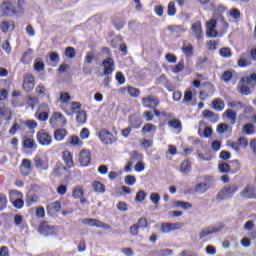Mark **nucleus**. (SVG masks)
I'll use <instances>...</instances> for the list:
<instances>
[{
	"label": "nucleus",
	"instance_id": "7",
	"mask_svg": "<svg viewBox=\"0 0 256 256\" xmlns=\"http://www.w3.org/2000/svg\"><path fill=\"white\" fill-rule=\"evenodd\" d=\"M35 87V77L33 74H25L24 80L22 84V88L26 91V93H31Z\"/></svg>",
	"mask_w": 256,
	"mask_h": 256
},
{
	"label": "nucleus",
	"instance_id": "61",
	"mask_svg": "<svg viewBox=\"0 0 256 256\" xmlns=\"http://www.w3.org/2000/svg\"><path fill=\"white\" fill-rule=\"evenodd\" d=\"M37 119H38V121H43V122H45V121H47V119H49V113L43 111V112H41V113L38 114Z\"/></svg>",
	"mask_w": 256,
	"mask_h": 256
},
{
	"label": "nucleus",
	"instance_id": "28",
	"mask_svg": "<svg viewBox=\"0 0 256 256\" xmlns=\"http://www.w3.org/2000/svg\"><path fill=\"white\" fill-rule=\"evenodd\" d=\"M224 115L227 117V119L231 120L232 125H235L237 122V112L233 111L232 109H228L224 112Z\"/></svg>",
	"mask_w": 256,
	"mask_h": 256
},
{
	"label": "nucleus",
	"instance_id": "58",
	"mask_svg": "<svg viewBox=\"0 0 256 256\" xmlns=\"http://www.w3.org/2000/svg\"><path fill=\"white\" fill-rule=\"evenodd\" d=\"M71 111L72 113H79V110L81 109V103L79 102H71Z\"/></svg>",
	"mask_w": 256,
	"mask_h": 256
},
{
	"label": "nucleus",
	"instance_id": "49",
	"mask_svg": "<svg viewBox=\"0 0 256 256\" xmlns=\"http://www.w3.org/2000/svg\"><path fill=\"white\" fill-rule=\"evenodd\" d=\"M124 182L126 185L132 187V185H135V183H137V179L133 175H128L125 177Z\"/></svg>",
	"mask_w": 256,
	"mask_h": 256
},
{
	"label": "nucleus",
	"instance_id": "59",
	"mask_svg": "<svg viewBox=\"0 0 256 256\" xmlns=\"http://www.w3.org/2000/svg\"><path fill=\"white\" fill-rule=\"evenodd\" d=\"M219 170L221 173H229V171L231 170V166H229V164L227 163H222L219 164Z\"/></svg>",
	"mask_w": 256,
	"mask_h": 256
},
{
	"label": "nucleus",
	"instance_id": "31",
	"mask_svg": "<svg viewBox=\"0 0 256 256\" xmlns=\"http://www.w3.org/2000/svg\"><path fill=\"white\" fill-rule=\"evenodd\" d=\"M85 195V192L83 191V187L76 186L72 191V197L74 199H81Z\"/></svg>",
	"mask_w": 256,
	"mask_h": 256
},
{
	"label": "nucleus",
	"instance_id": "44",
	"mask_svg": "<svg viewBox=\"0 0 256 256\" xmlns=\"http://www.w3.org/2000/svg\"><path fill=\"white\" fill-rule=\"evenodd\" d=\"M238 67H249V65H251V62L249 60H247V58H245L244 55H242L238 62H237Z\"/></svg>",
	"mask_w": 256,
	"mask_h": 256
},
{
	"label": "nucleus",
	"instance_id": "5",
	"mask_svg": "<svg viewBox=\"0 0 256 256\" xmlns=\"http://www.w3.org/2000/svg\"><path fill=\"white\" fill-rule=\"evenodd\" d=\"M49 123H50L51 127H54V128L55 127H65V125H67V119L60 112H55L51 116Z\"/></svg>",
	"mask_w": 256,
	"mask_h": 256
},
{
	"label": "nucleus",
	"instance_id": "64",
	"mask_svg": "<svg viewBox=\"0 0 256 256\" xmlns=\"http://www.w3.org/2000/svg\"><path fill=\"white\" fill-rule=\"evenodd\" d=\"M143 117L145 118V121L149 122V121H153V111H145L143 113Z\"/></svg>",
	"mask_w": 256,
	"mask_h": 256
},
{
	"label": "nucleus",
	"instance_id": "53",
	"mask_svg": "<svg viewBox=\"0 0 256 256\" xmlns=\"http://www.w3.org/2000/svg\"><path fill=\"white\" fill-rule=\"evenodd\" d=\"M49 208L52 209V211H55L56 213H59L61 211V201H55L49 205Z\"/></svg>",
	"mask_w": 256,
	"mask_h": 256
},
{
	"label": "nucleus",
	"instance_id": "17",
	"mask_svg": "<svg viewBox=\"0 0 256 256\" xmlns=\"http://www.w3.org/2000/svg\"><path fill=\"white\" fill-rule=\"evenodd\" d=\"M37 230L43 237H47L55 233V227L49 225H40L37 227Z\"/></svg>",
	"mask_w": 256,
	"mask_h": 256
},
{
	"label": "nucleus",
	"instance_id": "24",
	"mask_svg": "<svg viewBox=\"0 0 256 256\" xmlns=\"http://www.w3.org/2000/svg\"><path fill=\"white\" fill-rule=\"evenodd\" d=\"M33 49H28L26 52L23 53L21 62L24 63V65H29L31 61H33Z\"/></svg>",
	"mask_w": 256,
	"mask_h": 256
},
{
	"label": "nucleus",
	"instance_id": "57",
	"mask_svg": "<svg viewBox=\"0 0 256 256\" xmlns=\"http://www.w3.org/2000/svg\"><path fill=\"white\" fill-rule=\"evenodd\" d=\"M66 57H69V59H73L76 55L75 48L73 47H67L65 50Z\"/></svg>",
	"mask_w": 256,
	"mask_h": 256
},
{
	"label": "nucleus",
	"instance_id": "18",
	"mask_svg": "<svg viewBox=\"0 0 256 256\" xmlns=\"http://www.w3.org/2000/svg\"><path fill=\"white\" fill-rule=\"evenodd\" d=\"M67 172V167L63 165V163L61 162H57L52 175H54V177H63V175H65V173Z\"/></svg>",
	"mask_w": 256,
	"mask_h": 256
},
{
	"label": "nucleus",
	"instance_id": "36",
	"mask_svg": "<svg viewBox=\"0 0 256 256\" xmlns=\"http://www.w3.org/2000/svg\"><path fill=\"white\" fill-rule=\"evenodd\" d=\"M23 147H25V149H37L33 138H25L23 141Z\"/></svg>",
	"mask_w": 256,
	"mask_h": 256
},
{
	"label": "nucleus",
	"instance_id": "62",
	"mask_svg": "<svg viewBox=\"0 0 256 256\" xmlns=\"http://www.w3.org/2000/svg\"><path fill=\"white\" fill-rule=\"evenodd\" d=\"M165 59L168 63H177V56L172 53L166 54Z\"/></svg>",
	"mask_w": 256,
	"mask_h": 256
},
{
	"label": "nucleus",
	"instance_id": "21",
	"mask_svg": "<svg viewBox=\"0 0 256 256\" xmlns=\"http://www.w3.org/2000/svg\"><path fill=\"white\" fill-rule=\"evenodd\" d=\"M211 108L214 109V111L221 112L223 109H225V101H223L221 98H216L212 100Z\"/></svg>",
	"mask_w": 256,
	"mask_h": 256
},
{
	"label": "nucleus",
	"instance_id": "37",
	"mask_svg": "<svg viewBox=\"0 0 256 256\" xmlns=\"http://www.w3.org/2000/svg\"><path fill=\"white\" fill-rule=\"evenodd\" d=\"M180 171L184 175H187V173H189V171H191V163H189V161H187V160L183 161L180 166Z\"/></svg>",
	"mask_w": 256,
	"mask_h": 256
},
{
	"label": "nucleus",
	"instance_id": "63",
	"mask_svg": "<svg viewBox=\"0 0 256 256\" xmlns=\"http://www.w3.org/2000/svg\"><path fill=\"white\" fill-rule=\"evenodd\" d=\"M116 81H118V83L120 85L125 84V75H123V73H121V72H117L116 73Z\"/></svg>",
	"mask_w": 256,
	"mask_h": 256
},
{
	"label": "nucleus",
	"instance_id": "2",
	"mask_svg": "<svg viewBox=\"0 0 256 256\" xmlns=\"http://www.w3.org/2000/svg\"><path fill=\"white\" fill-rule=\"evenodd\" d=\"M98 139L103 143V145H113L117 141V136L113 135L109 130L107 129H101L97 133Z\"/></svg>",
	"mask_w": 256,
	"mask_h": 256
},
{
	"label": "nucleus",
	"instance_id": "4",
	"mask_svg": "<svg viewBox=\"0 0 256 256\" xmlns=\"http://www.w3.org/2000/svg\"><path fill=\"white\" fill-rule=\"evenodd\" d=\"M36 139L39 143V145H42V147H49L53 143V137H51V134L47 132L46 130H40L36 134Z\"/></svg>",
	"mask_w": 256,
	"mask_h": 256
},
{
	"label": "nucleus",
	"instance_id": "14",
	"mask_svg": "<svg viewBox=\"0 0 256 256\" xmlns=\"http://www.w3.org/2000/svg\"><path fill=\"white\" fill-rule=\"evenodd\" d=\"M192 35L196 37V39L203 38V25L201 21H196L191 26Z\"/></svg>",
	"mask_w": 256,
	"mask_h": 256
},
{
	"label": "nucleus",
	"instance_id": "47",
	"mask_svg": "<svg viewBox=\"0 0 256 256\" xmlns=\"http://www.w3.org/2000/svg\"><path fill=\"white\" fill-rule=\"evenodd\" d=\"M83 225H105V223L99 222L97 219L88 218L82 220Z\"/></svg>",
	"mask_w": 256,
	"mask_h": 256
},
{
	"label": "nucleus",
	"instance_id": "32",
	"mask_svg": "<svg viewBox=\"0 0 256 256\" xmlns=\"http://www.w3.org/2000/svg\"><path fill=\"white\" fill-rule=\"evenodd\" d=\"M168 31H171L174 35H179V33H185V27L179 25L168 26Z\"/></svg>",
	"mask_w": 256,
	"mask_h": 256
},
{
	"label": "nucleus",
	"instance_id": "45",
	"mask_svg": "<svg viewBox=\"0 0 256 256\" xmlns=\"http://www.w3.org/2000/svg\"><path fill=\"white\" fill-rule=\"evenodd\" d=\"M37 201H39V197H37L36 195H33V194H27L26 202H27L28 206L33 205V203H37Z\"/></svg>",
	"mask_w": 256,
	"mask_h": 256
},
{
	"label": "nucleus",
	"instance_id": "35",
	"mask_svg": "<svg viewBox=\"0 0 256 256\" xmlns=\"http://www.w3.org/2000/svg\"><path fill=\"white\" fill-rule=\"evenodd\" d=\"M72 147H83V141L78 136L72 135L68 142Z\"/></svg>",
	"mask_w": 256,
	"mask_h": 256
},
{
	"label": "nucleus",
	"instance_id": "19",
	"mask_svg": "<svg viewBox=\"0 0 256 256\" xmlns=\"http://www.w3.org/2000/svg\"><path fill=\"white\" fill-rule=\"evenodd\" d=\"M0 29L3 33H9V31L15 30V22L13 20H6L0 23Z\"/></svg>",
	"mask_w": 256,
	"mask_h": 256
},
{
	"label": "nucleus",
	"instance_id": "25",
	"mask_svg": "<svg viewBox=\"0 0 256 256\" xmlns=\"http://www.w3.org/2000/svg\"><path fill=\"white\" fill-rule=\"evenodd\" d=\"M242 83H245L246 85H251V87H255L256 73H252L249 76L242 77Z\"/></svg>",
	"mask_w": 256,
	"mask_h": 256
},
{
	"label": "nucleus",
	"instance_id": "55",
	"mask_svg": "<svg viewBox=\"0 0 256 256\" xmlns=\"http://www.w3.org/2000/svg\"><path fill=\"white\" fill-rule=\"evenodd\" d=\"M229 13L232 19H241V12L239 11V9L233 8L229 11Z\"/></svg>",
	"mask_w": 256,
	"mask_h": 256
},
{
	"label": "nucleus",
	"instance_id": "13",
	"mask_svg": "<svg viewBox=\"0 0 256 256\" xmlns=\"http://www.w3.org/2000/svg\"><path fill=\"white\" fill-rule=\"evenodd\" d=\"M223 231V226H210L208 227L206 230H203L200 235L199 238L203 239L204 237H207L209 235H217V233H221Z\"/></svg>",
	"mask_w": 256,
	"mask_h": 256
},
{
	"label": "nucleus",
	"instance_id": "48",
	"mask_svg": "<svg viewBox=\"0 0 256 256\" xmlns=\"http://www.w3.org/2000/svg\"><path fill=\"white\" fill-rule=\"evenodd\" d=\"M174 205L176 207H181V209H191V207H193V205L189 202H183V201H176L174 202Z\"/></svg>",
	"mask_w": 256,
	"mask_h": 256
},
{
	"label": "nucleus",
	"instance_id": "26",
	"mask_svg": "<svg viewBox=\"0 0 256 256\" xmlns=\"http://www.w3.org/2000/svg\"><path fill=\"white\" fill-rule=\"evenodd\" d=\"M178 229H181V226L161 225L159 231L161 233H171L173 231H178Z\"/></svg>",
	"mask_w": 256,
	"mask_h": 256
},
{
	"label": "nucleus",
	"instance_id": "43",
	"mask_svg": "<svg viewBox=\"0 0 256 256\" xmlns=\"http://www.w3.org/2000/svg\"><path fill=\"white\" fill-rule=\"evenodd\" d=\"M221 79H222V81H224V83H229V81H231V79H233V72H231V70L225 71L222 74Z\"/></svg>",
	"mask_w": 256,
	"mask_h": 256
},
{
	"label": "nucleus",
	"instance_id": "22",
	"mask_svg": "<svg viewBox=\"0 0 256 256\" xmlns=\"http://www.w3.org/2000/svg\"><path fill=\"white\" fill-rule=\"evenodd\" d=\"M67 134H68L67 129L59 128L54 131V139L55 141H58V142L64 141L65 138L67 137Z\"/></svg>",
	"mask_w": 256,
	"mask_h": 256
},
{
	"label": "nucleus",
	"instance_id": "20",
	"mask_svg": "<svg viewBox=\"0 0 256 256\" xmlns=\"http://www.w3.org/2000/svg\"><path fill=\"white\" fill-rule=\"evenodd\" d=\"M209 189H211V185H209V183L207 182H203V183H198L194 187V192H196L198 195H203V193H207Z\"/></svg>",
	"mask_w": 256,
	"mask_h": 256
},
{
	"label": "nucleus",
	"instance_id": "23",
	"mask_svg": "<svg viewBox=\"0 0 256 256\" xmlns=\"http://www.w3.org/2000/svg\"><path fill=\"white\" fill-rule=\"evenodd\" d=\"M168 127L175 129L176 131H178V133H181V130L183 129V125L181 124V120L179 119L169 120Z\"/></svg>",
	"mask_w": 256,
	"mask_h": 256
},
{
	"label": "nucleus",
	"instance_id": "10",
	"mask_svg": "<svg viewBox=\"0 0 256 256\" xmlns=\"http://www.w3.org/2000/svg\"><path fill=\"white\" fill-rule=\"evenodd\" d=\"M102 67H104L103 75H111L115 71V61L113 58H106L102 61Z\"/></svg>",
	"mask_w": 256,
	"mask_h": 256
},
{
	"label": "nucleus",
	"instance_id": "29",
	"mask_svg": "<svg viewBox=\"0 0 256 256\" xmlns=\"http://www.w3.org/2000/svg\"><path fill=\"white\" fill-rule=\"evenodd\" d=\"M86 122H87V112L79 111L76 116V123H78V125H83Z\"/></svg>",
	"mask_w": 256,
	"mask_h": 256
},
{
	"label": "nucleus",
	"instance_id": "39",
	"mask_svg": "<svg viewBox=\"0 0 256 256\" xmlns=\"http://www.w3.org/2000/svg\"><path fill=\"white\" fill-rule=\"evenodd\" d=\"M151 131H153V133H156L157 126H155L154 124L148 123L144 125L142 128V133H151Z\"/></svg>",
	"mask_w": 256,
	"mask_h": 256
},
{
	"label": "nucleus",
	"instance_id": "52",
	"mask_svg": "<svg viewBox=\"0 0 256 256\" xmlns=\"http://www.w3.org/2000/svg\"><path fill=\"white\" fill-rule=\"evenodd\" d=\"M130 157L132 161H141V159H143V154L138 151H132Z\"/></svg>",
	"mask_w": 256,
	"mask_h": 256
},
{
	"label": "nucleus",
	"instance_id": "3",
	"mask_svg": "<svg viewBox=\"0 0 256 256\" xmlns=\"http://www.w3.org/2000/svg\"><path fill=\"white\" fill-rule=\"evenodd\" d=\"M236 191H239V187L235 184L225 186L217 195V201H223V199H230L232 195H235Z\"/></svg>",
	"mask_w": 256,
	"mask_h": 256
},
{
	"label": "nucleus",
	"instance_id": "11",
	"mask_svg": "<svg viewBox=\"0 0 256 256\" xmlns=\"http://www.w3.org/2000/svg\"><path fill=\"white\" fill-rule=\"evenodd\" d=\"M240 196L244 199H256V187L247 185L241 192Z\"/></svg>",
	"mask_w": 256,
	"mask_h": 256
},
{
	"label": "nucleus",
	"instance_id": "1",
	"mask_svg": "<svg viewBox=\"0 0 256 256\" xmlns=\"http://www.w3.org/2000/svg\"><path fill=\"white\" fill-rule=\"evenodd\" d=\"M0 11L3 13V15L13 17V15L23 14V6H21V4L13 5V3L6 1L1 4Z\"/></svg>",
	"mask_w": 256,
	"mask_h": 256
},
{
	"label": "nucleus",
	"instance_id": "40",
	"mask_svg": "<svg viewBox=\"0 0 256 256\" xmlns=\"http://www.w3.org/2000/svg\"><path fill=\"white\" fill-rule=\"evenodd\" d=\"M127 91L129 93L130 96L137 98L141 95V90L133 87V86H128L127 87Z\"/></svg>",
	"mask_w": 256,
	"mask_h": 256
},
{
	"label": "nucleus",
	"instance_id": "50",
	"mask_svg": "<svg viewBox=\"0 0 256 256\" xmlns=\"http://www.w3.org/2000/svg\"><path fill=\"white\" fill-rule=\"evenodd\" d=\"M22 125H27L28 129H36L37 128V121L35 120H28V121H20Z\"/></svg>",
	"mask_w": 256,
	"mask_h": 256
},
{
	"label": "nucleus",
	"instance_id": "56",
	"mask_svg": "<svg viewBox=\"0 0 256 256\" xmlns=\"http://www.w3.org/2000/svg\"><path fill=\"white\" fill-rule=\"evenodd\" d=\"M146 197H147V193H145V191L143 190H140L136 194V201L141 203L142 201H145Z\"/></svg>",
	"mask_w": 256,
	"mask_h": 256
},
{
	"label": "nucleus",
	"instance_id": "46",
	"mask_svg": "<svg viewBox=\"0 0 256 256\" xmlns=\"http://www.w3.org/2000/svg\"><path fill=\"white\" fill-rule=\"evenodd\" d=\"M185 67V60H180L176 66L172 68L173 73H181Z\"/></svg>",
	"mask_w": 256,
	"mask_h": 256
},
{
	"label": "nucleus",
	"instance_id": "12",
	"mask_svg": "<svg viewBox=\"0 0 256 256\" xmlns=\"http://www.w3.org/2000/svg\"><path fill=\"white\" fill-rule=\"evenodd\" d=\"M78 160L82 167H89V163H91V152L83 149L79 153Z\"/></svg>",
	"mask_w": 256,
	"mask_h": 256
},
{
	"label": "nucleus",
	"instance_id": "41",
	"mask_svg": "<svg viewBox=\"0 0 256 256\" xmlns=\"http://www.w3.org/2000/svg\"><path fill=\"white\" fill-rule=\"evenodd\" d=\"M228 107H231L232 109H245L246 105L241 101H232L228 102Z\"/></svg>",
	"mask_w": 256,
	"mask_h": 256
},
{
	"label": "nucleus",
	"instance_id": "54",
	"mask_svg": "<svg viewBox=\"0 0 256 256\" xmlns=\"http://www.w3.org/2000/svg\"><path fill=\"white\" fill-rule=\"evenodd\" d=\"M150 201H152L154 205H159V201H161V196L159 195V193H151Z\"/></svg>",
	"mask_w": 256,
	"mask_h": 256
},
{
	"label": "nucleus",
	"instance_id": "8",
	"mask_svg": "<svg viewBox=\"0 0 256 256\" xmlns=\"http://www.w3.org/2000/svg\"><path fill=\"white\" fill-rule=\"evenodd\" d=\"M217 20L215 19H210L207 24H206V35L209 38L215 39L217 37Z\"/></svg>",
	"mask_w": 256,
	"mask_h": 256
},
{
	"label": "nucleus",
	"instance_id": "16",
	"mask_svg": "<svg viewBox=\"0 0 256 256\" xmlns=\"http://www.w3.org/2000/svg\"><path fill=\"white\" fill-rule=\"evenodd\" d=\"M62 159L69 169H72V167H75V163L73 162V154L69 150H65L62 152Z\"/></svg>",
	"mask_w": 256,
	"mask_h": 256
},
{
	"label": "nucleus",
	"instance_id": "6",
	"mask_svg": "<svg viewBox=\"0 0 256 256\" xmlns=\"http://www.w3.org/2000/svg\"><path fill=\"white\" fill-rule=\"evenodd\" d=\"M160 103L161 101H159L158 98L153 95L142 98L143 107H145L146 109H157Z\"/></svg>",
	"mask_w": 256,
	"mask_h": 256
},
{
	"label": "nucleus",
	"instance_id": "30",
	"mask_svg": "<svg viewBox=\"0 0 256 256\" xmlns=\"http://www.w3.org/2000/svg\"><path fill=\"white\" fill-rule=\"evenodd\" d=\"M92 188L95 193H100V194L105 193V185H103V183L99 181L93 182Z\"/></svg>",
	"mask_w": 256,
	"mask_h": 256
},
{
	"label": "nucleus",
	"instance_id": "34",
	"mask_svg": "<svg viewBox=\"0 0 256 256\" xmlns=\"http://www.w3.org/2000/svg\"><path fill=\"white\" fill-rule=\"evenodd\" d=\"M45 70V63L41 58H36L34 60V71H44Z\"/></svg>",
	"mask_w": 256,
	"mask_h": 256
},
{
	"label": "nucleus",
	"instance_id": "38",
	"mask_svg": "<svg viewBox=\"0 0 256 256\" xmlns=\"http://www.w3.org/2000/svg\"><path fill=\"white\" fill-rule=\"evenodd\" d=\"M219 54L221 55V57H224L225 59H229V57H232L233 52H231V48L224 47L220 49Z\"/></svg>",
	"mask_w": 256,
	"mask_h": 256
},
{
	"label": "nucleus",
	"instance_id": "15",
	"mask_svg": "<svg viewBox=\"0 0 256 256\" xmlns=\"http://www.w3.org/2000/svg\"><path fill=\"white\" fill-rule=\"evenodd\" d=\"M20 171L22 175L25 177L31 175V172L33 171V166L31 165V160L29 159H23L22 163L20 165Z\"/></svg>",
	"mask_w": 256,
	"mask_h": 256
},
{
	"label": "nucleus",
	"instance_id": "9",
	"mask_svg": "<svg viewBox=\"0 0 256 256\" xmlns=\"http://www.w3.org/2000/svg\"><path fill=\"white\" fill-rule=\"evenodd\" d=\"M34 165L36 169H42L43 171H47L49 170V158L48 157L41 158L40 156H35Z\"/></svg>",
	"mask_w": 256,
	"mask_h": 256
},
{
	"label": "nucleus",
	"instance_id": "51",
	"mask_svg": "<svg viewBox=\"0 0 256 256\" xmlns=\"http://www.w3.org/2000/svg\"><path fill=\"white\" fill-rule=\"evenodd\" d=\"M249 145V140L245 137H239L238 138V147H242V149H247V146Z\"/></svg>",
	"mask_w": 256,
	"mask_h": 256
},
{
	"label": "nucleus",
	"instance_id": "27",
	"mask_svg": "<svg viewBox=\"0 0 256 256\" xmlns=\"http://www.w3.org/2000/svg\"><path fill=\"white\" fill-rule=\"evenodd\" d=\"M203 117L205 119H213L214 122H217L219 119V114H216L215 112L205 109L203 111Z\"/></svg>",
	"mask_w": 256,
	"mask_h": 256
},
{
	"label": "nucleus",
	"instance_id": "60",
	"mask_svg": "<svg viewBox=\"0 0 256 256\" xmlns=\"http://www.w3.org/2000/svg\"><path fill=\"white\" fill-rule=\"evenodd\" d=\"M7 207V197L3 194H0V211H3Z\"/></svg>",
	"mask_w": 256,
	"mask_h": 256
},
{
	"label": "nucleus",
	"instance_id": "33",
	"mask_svg": "<svg viewBox=\"0 0 256 256\" xmlns=\"http://www.w3.org/2000/svg\"><path fill=\"white\" fill-rule=\"evenodd\" d=\"M242 131L244 135H253L255 133V126L252 123H247L243 126Z\"/></svg>",
	"mask_w": 256,
	"mask_h": 256
},
{
	"label": "nucleus",
	"instance_id": "42",
	"mask_svg": "<svg viewBox=\"0 0 256 256\" xmlns=\"http://www.w3.org/2000/svg\"><path fill=\"white\" fill-rule=\"evenodd\" d=\"M176 13H177V8H175V2H173V1L169 2L167 14L170 17H173V16H175Z\"/></svg>",
	"mask_w": 256,
	"mask_h": 256
}]
</instances>
